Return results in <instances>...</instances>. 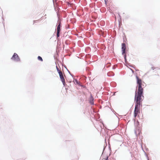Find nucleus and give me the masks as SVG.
I'll list each match as a JSON object with an SVG mask.
<instances>
[{"label": "nucleus", "mask_w": 160, "mask_h": 160, "mask_svg": "<svg viewBox=\"0 0 160 160\" xmlns=\"http://www.w3.org/2000/svg\"><path fill=\"white\" fill-rule=\"evenodd\" d=\"M136 78L138 87L137 91H136L135 97L143 98L144 97L142 95L143 89L142 87V81L137 76H136Z\"/></svg>", "instance_id": "obj_1"}, {"label": "nucleus", "mask_w": 160, "mask_h": 160, "mask_svg": "<svg viewBox=\"0 0 160 160\" xmlns=\"http://www.w3.org/2000/svg\"><path fill=\"white\" fill-rule=\"evenodd\" d=\"M143 98L135 97V107L134 111V116L135 118L140 113V109L142 106V102Z\"/></svg>", "instance_id": "obj_2"}, {"label": "nucleus", "mask_w": 160, "mask_h": 160, "mask_svg": "<svg viewBox=\"0 0 160 160\" xmlns=\"http://www.w3.org/2000/svg\"><path fill=\"white\" fill-rule=\"evenodd\" d=\"M11 59L15 61L18 62L20 60L18 56L16 53H14Z\"/></svg>", "instance_id": "obj_3"}, {"label": "nucleus", "mask_w": 160, "mask_h": 160, "mask_svg": "<svg viewBox=\"0 0 160 160\" xmlns=\"http://www.w3.org/2000/svg\"><path fill=\"white\" fill-rule=\"evenodd\" d=\"M60 78V79L62 82L64 86L65 84V79L64 77V76H63V75L62 74V72L60 73V74H59Z\"/></svg>", "instance_id": "obj_4"}, {"label": "nucleus", "mask_w": 160, "mask_h": 160, "mask_svg": "<svg viewBox=\"0 0 160 160\" xmlns=\"http://www.w3.org/2000/svg\"><path fill=\"white\" fill-rule=\"evenodd\" d=\"M122 54H124L125 53L126 49V45L124 43L122 44Z\"/></svg>", "instance_id": "obj_5"}, {"label": "nucleus", "mask_w": 160, "mask_h": 160, "mask_svg": "<svg viewBox=\"0 0 160 160\" xmlns=\"http://www.w3.org/2000/svg\"><path fill=\"white\" fill-rule=\"evenodd\" d=\"M135 133L136 135H139L141 133V129L137 128L135 131Z\"/></svg>", "instance_id": "obj_6"}, {"label": "nucleus", "mask_w": 160, "mask_h": 160, "mask_svg": "<svg viewBox=\"0 0 160 160\" xmlns=\"http://www.w3.org/2000/svg\"><path fill=\"white\" fill-rule=\"evenodd\" d=\"M60 23H59V25H58L57 27V31H60Z\"/></svg>", "instance_id": "obj_7"}, {"label": "nucleus", "mask_w": 160, "mask_h": 160, "mask_svg": "<svg viewBox=\"0 0 160 160\" xmlns=\"http://www.w3.org/2000/svg\"><path fill=\"white\" fill-rule=\"evenodd\" d=\"M90 102L91 103V104H93V98L92 97H91L90 98Z\"/></svg>", "instance_id": "obj_8"}, {"label": "nucleus", "mask_w": 160, "mask_h": 160, "mask_svg": "<svg viewBox=\"0 0 160 160\" xmlns=\"http://www.w3.org/2000/svg\"><path fill=\"white\" fill-rule=\"evenodd\" d=\"M56 68L59 74H60V73L62 72V71L59 69L58 68L57 66H56Z\"/></svg>", "instance_id": "obj_9"}, {"label": "nucleus", "mask_w": 160, "mask_h": 160, "mask_svg": "<svg viewBox=\"0 0 160 160\" xmlns=\"http://www.w3.org/2000/svg\"><path fill=\"white\" fill-rule=\"evenodd\" d=\"M38 58L39 60H40L42 62L43 61V59L42 58V57L40 56H38Z\"/></svg>", "instance_id": "obj_10"}, {"label": "nucleus", "mask_w": 160, "mask_h": 160, "mask_svg": "<svg viewBox=\"0 0 160 160\" xmlns=\"http://www.w3.org/2000/svg\"><path fill=\"white\" fill-rule=\"evenodd\" d=\"M60 31H58L57 32V36L58 37L59 36V33Z\"/></svg>", "instance_id": "obj_11"}, {"label": "nucleus", "mask_w": 160, "mask_h": 160, "mask_svg": "<svg viewBox=\"0 0 160 160\" xmlns=\"http://www.w3.org/2000/svg\"><path fill=\"white\" fill-rule=\"evenodd\" d=\"M105 1V4H107V3L108 1V0H104Z\"/></svg>", "instance_id": "obj_12"}, {"label": "nucleus", "mask_w": 160, "mask_h": 160, "mask_svg": "<svg viewBox=\"0 0 160 160\" xmlns=\"http://www.w3.org/2000/svg\"><path fill=\"white\" fill-rule=\"evenodd\" d=\"M124 58L125 59H126V55L125 54L124 55Z\"/></svg>", "instance_id": "obj_13"}, {"label": "nucleus", "mask_w": 160, "mask_h": 160, "mask_svg": "<svg viewBox=\"0 0 160 160\" xmlns=\"http://www.w3.org/2000/svg\"><path fill=\"white\" fill-rule=\"evenodd\" d=\"M75 81L77 83H78V81L77 80H75Z\"/></svg>", "instance_id": "obj_14"}, {"label": "nucleus", "mask_w": 160, "mask_h": 160, "mask_svg": "<svg viewBox=\"0 0 160 160\" xmlns=\"http://www.w3.org/2000/svg\"><path fill=\"white\" fill-rule=\"evenodd\" d=\"M105 160H108V158H107V159H106Z\"/></svg>", "instance_id": "obj_15"}]
</instances>
